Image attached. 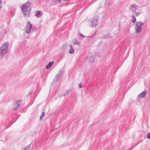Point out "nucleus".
<instances>
[{
    "label": "nucleus",
    "mask_w": 150,
    "mask_h": 150,
    "mask_svg": "<svg viewBox=\"0 0 150 150\" xmlns=\"http://www.w3.org/2000/svg\"><path fill=\"white\" fill-rule=\"evenodd\" d=\"M22 150H23V149H22Z\"/></svg>",
    "instance_id": "obj_28"
},
{
    "label": "nucleus",
    "mask_w": 150,
    "mask_h": 150,
    "mask_svg": "<svg viewBox=\"0 0 150 150\" xmlns=\"http://www.w3.org/2000/svg\"><path fill=\"white\" fill-rule=\"evenodd\" d=\"M30 144L27 146L25 148V149L23 150H29V149L30 147Z\"/></svg>",
    "instance_id": "obj_16"
},
{
    "label": "nucleus",
    "mask_w": 150,
    "mask_h": 150,
    "mask_svg": "<svg viewBox=\"0 0 150 150\" xmlns=\"http://www.w3.org/2000/svg\"><path fill=\"white\" fill-rule=\"evenodd\" d=\"M138 6L135 4H131L129 6V10L132 12H135L136 11Z\"/></svg>",
    "instance_id": "obj_7"
},
{
    "label": "nucleus",
    "mask_w": 150,
    "mask_h": 150,
    "mask_svg": "<svg viewBox=\"0 0 150 150\" xmlns=\"http://www.w3.org/2000/svg\"><path fill=\"white\" fill-rule=\"evenodd\" d=\"M78 86L80 88H81L82 87L81 84V83L79 84L78 85Z\"/></svg>",
    "instance_id": "obj_22"
},
{
    "label": "nucleus",
    "mask_w": 150,
    "mask_h": 150,
    "mask_svg": "<svg viewBox=\"0 0 150 150\" xmlns=\"http://www.w3.org/2000/svg\"><path fill=\"white\" fill-rule=\"evenodd\" d=\"M147 91L146 90L143 91L142 93H140L139 96L140 97H142V98H145L146 97V93Z\"/></svg>",
    "instance_id": "obj_8"
},
{
    "label": "nucleus",
    "mask_w": 150,
    "mask_h": 150,
    "mask_svg": "<svg viewBox=\"0 0 150 150\" xmlns=\"http://www.w3.org/2000/svg\"><path fill=\"white\" fill-rule=\"evenodd\" d=\"M94 57L93 56H90L89 58V62L91 63H93L94 61Z\"/></svg>",
    "instance_id": "obj_13"
},
{
    "label": "nucleus",
    "mask_w": 150,
    "mask_h": 150,
    "mask_svg": "<svg viewBox=\"0 0 150 150\" xmlns=\"http://www.w3.org/2000/svg\"><path fill=\"white\" fill-rule=\"evenodd\" d=\"M72 43L74 45L76 44L78 45H79L80 44V43L77 42V40L76 39H74L72 40Z\"/></svg>",
    "instance_id": "obj_12"
},
{
    "label": "nucleus",
    "mask_w": 150,
    "mask_h": 150,
    "mask_svg": "<svg viewBox=\"0 0 150 150\" xmlns=\"http://www.w3.org/2000/svg\"><path fill=\"white\" fill-rule=\"evenodd\" d=\"M98 16L95 17L94 18L91 19V25L92 27H96L98 24L99 23L98 21Z\"/></svg>",
    "instance_id": "obj_4"
},
{
    "label": "nucleus",
    "mask_w": 150,
    "mask_h": 150,
    "mask_svg": "<svg viewBox=\"0 0 150 150\" xmlns=\"http://www.w3.org/2000/svg\"><path fill=\"white\" fill-rule=\"evenodd\" d=\"M93 36H91V37H92Z\"/></svg>",
    "instance_id": "obj_27"
},
{
    "label": "nucleus",
    "mask_w": 150,
    "mask_h": 150,
    "mask_svg": "<svg viewBox=\"0 0 150 150\" xmlns=\"http://www.w3.org/2000/svg\"><path fill=\"white\" fill-rule=\"evenodd\" d=\"M58 80L57 79H54V81H53V82H54V83H56L57 81Z\"/></svg>",
    "instance_id": "obj_23"
},
{
    "label": "nucleus",
    "mask_w": 150,
    "mask_h": 150,
    "mask_svg": "<svg viewBox=\"0 0 150 150\" xmlns=\"http://www.w3.org/2000/svg\"><path fill=\"white\" fill-rule=\"evenodd\" d=\"M70 92V91L69 90H67L65 91L64 93V95H67L69 92Z\"/></svg>",
    "instance_id": "obj_18"
},
{
    "label": "nucleus",
    "mask_w": 150,
    "mask_h": 150,
    "mask_svg": "<svg viewBox=\"0 0 150 150\" xmlns=\"http://www.w3.org/2000/svg\"><path fill=\"white\" fill-rule=\"evenodd\" d=\"M9 43L8 42H5L2 47H0V55L3 56L7 54L8 52V45Z\"/></svg>",
    "instance_id": "obj_2"
},
{
    "label": "nucleus",
    "mask_w": 150,
    "mask_h": 150,
    "mask_svg": "<svg viewBox=\"0 0 150 150\" xmlns=\"http://www.w3.org/2000/svg\"><path fill=\"white\" fill-rule=\"evenodd\" d=\"M45 112H44L42 113V115L40 117V119L44 117V116L45 115Z\"/></svg>",
    "instance_id": "obj_19"
},
{
    "label": "nucleus",
    "mask_w": 150,
    "mask_h": 150,
    "mask_svg": "<svg viewBox=\"0 0 150 150\" xmlns=\"http://www.w3.org/2000/svg\"><path fill=\"white\" fill-rule=\"evenodd\" d=\"M95 35V33H94V35H93V36L94 35Z\"/></svg>",
    "instance_id": "obj_26"
},
{
    "label": "nucleus",
    "mask_w": 150,
    "mask_h": 150,
    "mask_svg": "<svg viewBox=\"0 0 150 150\" xmlns=\"http://www.w3.org/2000/svg\"><path fill=\"white\" fill-rule=\"evenodd\" d=\"M70 49L69 50V52L71 54H73L74 52V50L72 47L71 45H69Z\"/></svg>",
    "instance_id": "obj_14"
},
{
    "label": "nucleus",
    "mask_w": 150,
    "mask_h": 150,
    "mask_svg": "<svg viewBox=\"0 0 150 150\" xmlns=\"http://www.w3.org/2000/svg\"><path fill=\"white\" fill-rule=\"evenodd\" d=\"M31 92H30L27 95V96H28L30 95L31 94Z\"/></svg>",
    "instance_id": "obj_25"
},
{
    "label": "nucleus",
    "mask_w": 150,
    "mask_h": 150,
    "mask_svg": "<svg viewBox=\"0 0 150 150\" xmlns=\"http://www.w3.org/2000/svg\"><path fill=\"white\" fill-rule=\"evenodd\" d=\"M11 124H9L8 126V127L5 128V129H6V128H8L9 127L11 126Z\"/></svg>",
    "instance_id": "obj_24"
},
{
    "label": "nucleus",
    "mask_w": 150,
    "mask_h": 150,
    "mask_svg": "<svg viewBox=\"0 0 150 150\" xmlns=\"http://www.w3.org/2000/svg\"><path fill=\"white\" fill-rule=\"evenodd\" d=\"M21 103V100H19L17 101L14 105L13 110H16L17 109H19L20 108Z\"/></svg>",
    "instance_id": "obj_5"
},
{
    "label": "nucleus",
    "mask_w": 150,
    "mask_h": 150,
    "mask_svg": "<svg viewBox=\"0 0 150 150\" xmlns=\"http://www.w3.org/2000/svg\"><path fill=\"white\" fill-rule=\"evenodd\" d=\"M133 13H134V16L135 17H136L137 16H139L140 15V13L138 12H133Z\"/></svg>",
    "instance_id": "obj_17"
},
{
    "label": "nucleus",
    "mask_w": 150,
    "mask_h": 150,
    "mask_svg": "<svg viewBox=\"0 0 150 150\" xmlns=\"http://www.w3.org/2000/svg\"><path fill=\"white\" fill-rule=\"evenodd\" d=\"M30 4L29 2H27L21 7L23 15L25 17H28L31 10Z\"/></svg>",
    "instance_id": "obj_1"
},
{
    "label": "nucleus",
    "mask_w": 150,
    "mask_h": 150,
    "mask_svg": "<svg viewBox=\"0 0 150 150\" xmlns=\"http://www.w3.org/2000/svg\"><path fill=\"white\" fill-rule=\"evenodd\" d=\"M147 137L148 139H150V133H149L147 134Z\"/></svg>",
    "instance_id": "obj_20"
},
{
    "label": "nucleus",
    "mask_w": 150,
    "mask_h": 150,
    "mask_svg": "<svg viewBox=\"0 0 150 150\" xmlns=\"http://www.w3.org/2000/svg\"><path fill=\"white\" fill-rule=\"evenodd\" d=\"M62 72L61 70L59 71L58 74L56 76V79L58 80L59 78L62 76Z\"/></svg>",
    "instance_id": "obj_10"
},
{
    "label": "nucleus",
    "mask_w": 150,
    "mask_h": 150,
    "mask_svg": "<svg viewBox=\"0 0 150 150\" xmlns=\"http://www.w3.org/2000/svg\"><path fill=\"white\" fill-rule=\"evenodd\" d=\"M132 23H134L136 22V18H135L134 16V15H132Z\"/></svg>",
    "instance_id": "obj_15"
},
{
    "label": "nucleus",
    "mask_w": 150,
    "mask_h": 150,
    "mask_svg": "<svg viewBox=\"0 0 150 150\" xmlns=\"http://www.w3.org/2000/svg\"><path fill=\"white\" fill-rule=\"evenodd\" d=\"M79 35L82 37H84V36L81 33H79Z\"/></svg>",
    "instance_id": "obj_21"
},
{
    "label": "nucleus",
    "mask_w": 150,
    "mask_h": 150,
    "mask_svg": "<svg viewBox=\"0 0 150 150\" xmlns=\"http://www.w3.org/2000/svg\"><path fill=\"white\" fill-rule=\"evenodd\" d=\"M42 13L40 11H38L36 12L35 15V16L37 18H39L42 15Z\"/></svg>",
    "instance_id": "obj_9"
},
{
    "label": "nucleus",
    "mask_w": 150,
    "mask_h": 150,
    "mask_svg": "<svg viewBox=\"0 0 150 150\" xmlns=\"http://www.w3.org/2000/svg\"><path fill=\"white\" fill-rule=\"evenodd\" d=\"M144 23L141 21L137 22L135 27L136 33H139L142 31Z\"/></svg>",
    "instance_id": "obj_3"
},
{
    "label": "nucleus",
    "mask_w": 150,
    "mask_h": 150,
    "mask_svg": "<svg viewBox=\"0 0 150 150\" xmlns=\"http://www.w3.org/2000/svg\"><path fill=\"white\" fill-rule=\"evenodd\" d=\"M32 26V25L30 23V22L27 21V22L25 30V32L26 33H29Z\"/></svg>",
    "instance_id": "obj_6"
},
{
    "label": "nucleus",
    "mask_w": 150,
    "mask_h": 150,
    "mask_svg": "<svg viewBox=\"0 0 150 150\" xmlns=\"http://www.w3.org/2000/svg\"><path fill=\"white\" fill-rule=\"evenodd\" d=\"M54 63L53 62H50L46 66V68L47 69H48L50 68Z\"/></svg>",
    "instance_id": "obj_11"
}]
</instances>
